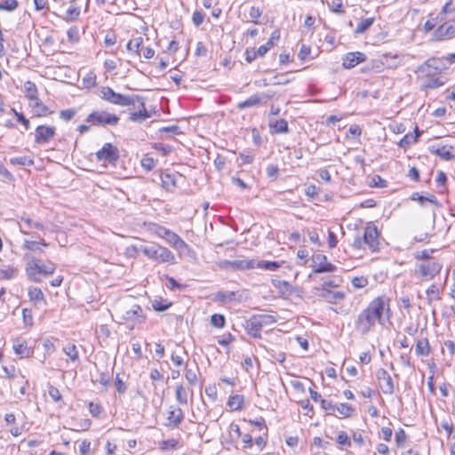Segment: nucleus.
I'll return each mask as SVG.
<instances>
[{"instance_id": "nucleus-1", "label": "nucleus", "mask_w": 455, "mask_h": 455, "mask_svg": "<svg viewBox=\"0 0 455 455\" xmlns=\"http://www.w3.org/2000/svg\"><path fill=\"white\" fill-rule=\"evenodd\" d=\"M129 251L141 252L146 257L157 263H176L174 254L168 248L156 243H151L149 244L141 243L139 245H132L130 246Z\"/></svg>"}, {"instance_id": "nucleus-2", "label": "nucleus", "mask_w": 455, "mask_h": 455, "mask_svg": "<svg viewBox=\"0 0 455 455\" xmlns=\"http://www.w3.org/2000/svg\"><path fill=\"white\" fill-rule=\"evenodd\" d=\"M28 259L26 265V273L29 280L35 283H40L42 276H48L54 273L56 266L53 262L48 261L47 263H42V260L35 257L25 255Z\"/></svg>"}, {"instance_id": "nucleus-3", "label": "nucleus", "mask_w": 455, "mask_h": 455, "mask_svg": "<svg viewBox=\"0 0 455 455\" xmlns=\"http://www.w3.org/2000/svg\"><path fill=\"white\" fill-rule=\"evenodd\" d=\"M148 229L158 237L164 239L178 252L183 253L191 251L190 246L178 234L165 227L156 223H150Z\"/></svg>"}, {"instance_id": "nucleus-4", "label": "nucleus", "mask_w": 455, "mask_h": 455, "mask_svg": "<svg viewBox=\"0 0 455 455\" xmlns=\"http://www.w3.org/2000/svg\"><path fill=\"white\" fill-rule=\"evenodd\" d=\"M275 322L276 318L271 315H253L245 320L243 327L248 335L259 339L261 337L262 329L271 326Z\"/></svg>"}, {"instance_id": "nucleus-5", "label": "nucleus", "mask_w": 455, "mask_h": 455, "mask_svg": "<svg viewBox=\"0 0 455 455\" xmlns=\"http://www.w3.org/2000/svg\"><path fill=\"white\" fill-rule=\"evenodd\" d=\"M366 309L369 311L374 321L384 325L390 318L389 299L380 296L370 302Z\"/></svg>"}, {"instance_id": "nucleus-6", "label": "nucleus", "mask_w": 455, "mask_h": 455, "mask_svg": "<svg viewBox=\"0 0 455 455\" xmlns=\"http://www.w3.org/2000/svg\"><path fill=\"white\" fill-rule=\"evenodd\" d=\"M445 69H447L445 60L433 57L419 65L415 72L418 74V78H431L440 76Z\"/></svg>"}, {"instance_id": "nucleus-7", "label": "nucleus", "mask_w": 455, "mask_h": 455, "mask_svg": "<svg viewBox=\"0 0 455 455\" xmlns=\"http://www.w3.org/2000/svg\"><path fill=\"white\" fill-rule=\"evenodd\" d=\"M100 98L108 101L109 103L125 107V106H135L136 101L140 100L139 95H124L116 92L110 87H102L100 90Z\"/></svg>"}, {"instance_id": "nucleus-8", "label": "nucleus", "mask_w": 455, "mask_h": 455, "mask_svg": "<svg viewBox=\"0 0 455 455\" xmlns=\"http://www.w3.org/2000/svg\"><path fill=\"white\" fill-rule=\"evenodd\" d=\"M442 268L443 265L439 261L428 260L417 264L415 273L419 275L422 280L429 281L439 275Z\"/></svg>"}, {"instance_id": "nucleus-9", "label": "nucleus", "mask_w": 455, "mask_h": 455, "mask_svg": "<svg viewBox=\"0 0 455 455\" xmlns=\"http://www.w3.org/2000/svg\"><path fill=\"white\" fill-rule=\"evenodd\" d=\"M119 117L107 111H93L86 117V122L92 125H116Z\"/></svg>"}, {"instance_id": "nucleus-10", "label": "nucleus", "mask_w": 455, "mask_h": 455, "mask_svg": "<svg viewBox=\"0 0 455 455\" xmlns=\"http://www.w3.org/2000/svg\"><path fill=\"white\" fill-rule=\"evenodd\" d=\"M313 272L312 274L333 273L337 267L329 262L325 255L315 253L311 258Z\"/></svg>"}, {"instance_id": "nucleus-11", "label": "nucleus", "mask_w": 455, "mask_h": 455, "mask_svg": "<svg viewBox=\"0 0 455 455\" xmlns=\"http://www.w3.org/2000/svg\"><path fill=\"white\" fill-rule=\"evenodd\" d=\"M222 269H228L232 271H243L256 268V260L249 259L228 260L224 259L219 263Z\"/></svg>"}, {"instance_id": "nucleus-12", "label": "nucleus", "mask_w": 455, "mask_h": 455, "mask_svg": "<svg viewBox=\"0 0 455 455\" xmlns=\"http://www.w3.org/2000/svg\"><path fill=\"white\" fill-rule=\"evenodd\" d=\"M376 324V322L369 313V311L364 308L357 316L355 322V330L362 333H368L371 328Z\"/></svg>"}, {"instance_id": "nucleus-13", "label": "nucleus", "mask_w": 455, "mask_h": 455, "mask_svg": "<svg viewBox=\"0 0 455 455\" xmlns=\"http://www.w3.org/2000/svg\"><path fill=\"white\" fill-rule=\"evenodd\" d=\"M99 161L113 164L119 158L118 148L111 143H105L103 147L96 153Z\"/></svg>"}, {"instance_id": "nucleus-14", "label": "nucleus", "mask_w": 455, "mask_h": 455, "mask_svg": "<svg viewBox=\"0 0 455 455\" xmlns=\"http://www.w3.org/2000/svg\"><path fill=\"white\" fill-rule=\"evenodd\" d=\"M363 242L372 252L379 250V232L377 227L369 225L364 228Z\"/></svg>"}, {"instance_id": "nucleus-15", "label": "nucleus", "mask_w": 455, "mask_h": 455, "mask_svg": "<svg viewBox=\"0 0 455 455\" xmlns=\"http://www.w3.org/2000/svg\"><path fill=\"white\" fill-rule=\"evenodd\" d=\"M315 294L322 298L324 301L335 304L345 299V292L339 291H331L328 288H314Z\"/></svg>"}, {"instance_id": "nucleus-16", "label": "nucleus", "mask_w": 455, "mask_h": 455, "mask_svg": "<svg viewBox=\"0 0 455 455\" xmlns=\"http://www.w3.org/2000/svg\"><path fill=\"white\" fill-rule=\"evenodd\" d=\"M54 126L38 125L35 131V142L42 145L48 143L55 136Z\"/></svg>"}, {"instance_id": "nucleus-17", "label": "nucleus", "mask_w": 455, "mask_h": 455, "mask_svg": "<svg viewBox=\"0 0 455 455\" xmlns=\"http://www.w3.org/2000/svg\"><path fill=\"white\" fill-rule=\"evenodd\" d=\"M376 377L379 381L380 388L386 395L394 393L395 386L390 374L383 368L378 370Z\"/></svg>"}, {"instance_id": "nucleus-18", "label": "nucleus", "mask_w": 455, "mask_h": 455, "mask_svg": "<svg viewBox=\"0 0 455 455\" xmlns=\"http://www.w3.org/2000/svg\"><path fill=\"white\" fill-rule=\"evenodd\" d=\"M430 152L439 156L443 160L455 159V143L453 145L444 144L431 146Z\"/></svg>"}, {"instance_id": "nucleus-19", "label": "nucleus", "mask_w": 455, "mask_h": 455, "mask_svg": "<svg viewBox=\"0 0 455 455\" xmlns=\"http://www.w3.org/2000/svg\"><path fill=\"white\" fill-rule=\"evenodd\" d=\"M272 96H273L272 94H268V93H261V94L256 93V94L250 96L247 100L238 102L236 105V108L239 110H243V109L248 108L258 107L261 104L262 100H265V102H267V100H269L270 98H272Z\"/></svg>"}, {"instance_id": "nucleus-20", "label": "nucleus", "mask_w": 455, "mask_h": 455, "mask_svg": "<svg viewBox=\"0 0 455 455\" xmlns=\"http://www.w3.org/2000/svg\"><path fill=\"white\" fill-rule=\"evenodd\" d=\"M133 108H137L138 110L130 113V121L141 123L151 116L145 107L144 99L142 97L140 96V100L136 101V104L133 106Z\"/></svg>"}, {"instance_id": "nucleus-21", "label": "nucleus", "mask_w": 455, "mask_h": 455, "mask_svg": "<svg viewBox=\"0 0 455 455\" xmlns=\"http://www.w3.org/2000/svg\"><path fill=\"white\" fill-rule=\"evenodd\" d=\"M455 35V20H450L440 25L434 32V36L437 40H444Z\"/></svg>"}, {"instance_id": "nucleus-22", "label": "nucleus", "mask_w": 455, "mask_h": 455, "mask_svg": "<svg viewBox=\"0 0 455 455\" xmlns=\"http://www.w3.org/2000/svg\"><path fill=\"white\" fill-rule=\"evenodd\" d=\"M123 320L132 321L134 323H141L145 321L146 316L140 306L133 305L130 309L126 310L122 316Z\"/></svg>"}, {"instance_id": "nucleus-23", "label": "nucleus", "mask_w": 455, "mask_h": 455, "mask_svg": "<svg viewBox=\"0 0 455 455\" xmlns=\"http://www.w3.org/2000/svg\"><path fill=\"white\" fill-rule=\"evenodd\" d=\"M194 397L192 388L186 387L183 384H179L175 388V398L180 405H188V400Z\"/></svg>"}, {"instance_id": "nucleus-24", "label": "nucleus", "mask_w": 455, "mask_h": 455, "mask_svg": "<svg viewBox=\"0 0 455 455\" xmlns=\"http://www.w3.org/2000/svg\"><path fill=\"white\" fill-rule=\"evenodd\" d=\"M184 419V413L180 407H170L167 417L166 426L172 427H179Z\"/></svg>"}, {"instance_id": "nucleus-25", "label": "nucleus", "mask_w": 455, "mask_h": 455, "mask_svg": "<svg viewBox=\"0 0 455 455\" xmlns=\"http://www.w3.org/2000/svg\"><path fill=\"white\" fill-rule=\"evenodd\" d=\"M366 57L363 52H348L343 58L342 65L345 68H352L356 65L363 62Z\"/></svg>"}, {"instance_id": "nucleus-26", "label": "nucleus", "mask_w": 455, "mask_h": 455, "mask_svg": "<svg viewBox=\"0 0 455 455\" xmlns=\"http://www.w3.org/2000/svg\"><path fill=\"white\" fill-rule=\"evenodd\" d=\"M419 80L423 81L421 84L422 90H432V89H437L443 85H444L447 82V78H445L443 76H437L431 78H419Z\"/></svg>"}, {"instance_id": "nucleus-27", "label": "nucleus", "mask_w": 455, "mask_h": 455, "mask_svg": "<svg viewBox=\"0 0 455 455\" xmlns=\"http://www.w3.org/2000/svg\"><path fill=\"white\" fill-rule=\"evenodd\" d=\"M13 350L20 358H28L32 354V350L28 347L27 341L22 339H18L14 341Z\"/></svg>"}, {"instance_id": "nucleus-28", "label": "nucleus", "mask_w": 455, "mask_h": 455, "mask_svg": "<svg viewBox=\"0 0 455 455\" xmlns=\"http://www.w3.org/2000/svg\"><path fill=\"white\" fill-rule=\"evenodd\" d=\"M20 221L24 223V226L20 222L19 223L20 230L24 235L28 234V228H36L39 230L44 229L43 223H41L39 221H35L29 217H20Z\"/></svg>"}, {"instance_id": "nucleus-29", "label": "nucleus", "mask_w": 455, "mask_h": 455, "mask_svg": "<svg viewBox=\"0 0 455 455\" xmlns=\"http://www.w3.org/2000/svg\"><path fill=\"white\" fill-rule=\"evenodd\" d=\"M29 106L32 108L35 115L37 116H44L52 113V111H51L49 108L38 99V97L36 100H30Z\"/></svg>"}, {"instance_id": "nucleus-30", "label": "nucleus", "mask_w": 455, "mask_h": 455, "mask_svg": "<svg viewBox=\"0 0 455 455\" xmlns=\"http://www.w3.org/2000/svg\"><path fill=\"white\" fill-rule=\"evenodd\" d=\"M411 199L417 201L421 206H425L427 203H430L436 207L440 206L439 202L434 195L428 194L427 196H421L419 193H412Z\"/></svg>"}, {"instance_id": "nucleus-31", "label": "nucleus", "mask_w": 455, "mask_h": 455, "mask_svg": "<svg viewBox=\"0 0 455 455\" xmlns=\"http://www.w3.org/2000/svg\"><path fill=\"white\" fill-rule=\"evenodd\" d=\"M269 131L271 134L287 133L289 132L288 123L285 119L281 118L269 123Z\"/></svg>"}, {"instance_id": "nucleus-32", "label": "nucleus", "mask_w": 455, "mask_h": 455, "mask_svg": "<svg viewBox=\"0 0 455 455\" xmlns=\"http://www.w3.org/2000/svg\"><path fill=\"white\" fill-rule=\"evenodd\" d=\"M81 13V8L80 6H77L75 4V0H72L70 2V4L66 12L65 16H63V20L67 22H73L76 20Z\"/></svg>"}, {"instance_id": "nucleus-33", "label": "nucleus", "mask_w": 455, "mask_h": 455, "mask_svg": "<svg viewBox=\"0 0 455 455\" xmlns=\"http://www.w3.org/2000/svg\"><path fill=\"white\" fill-rule=\"evenodd\" d=\"M177 174L163 173L161 174L162 186L168 191H172L177 187Z\"/></svg>"}, {"instance_id": "nucleus-34", "label": "nucleus", "mask_w": 455, "mask_h": 455, "mask_svg": "<svg viewBox=\"0 0 455 455\" xmlns=\"http://www.w3.org/2000/svg\"><path fill=\"white\" fill-rule=\"evenodd\" d=\"M415 134L407 133L404 135L398 143V146L402 148H406L411 144L418 141V138L421 134V132L419 130L418 126L415 127Z\"/></svg>"}, {"instance_id": "nucleus-35", "label": "nucleus", "mask_w": 455, "mask_h": 455, "mask_svg": "<svg viewBox=\"0 0 455 455\" xmlns=\"http://www.w3.org/2000/svg\"><path fill=\"white\" fill-rule=\"evenodd\" d=\"M431 348L427 338L420 339L417 341L415 353L418 356H427Z\"/></svg>"}, {"instance_id": "nucleus-36", "label": "nucleus", "mask_w": 455, "mask_h": 455, "mask_svg": "<svg viewBox=\"0 0 455 455\" xmlns=\"http://www.w3.org/2000/svg\"><path fill=\"white\" fill-rule=\"evenodd\" d=\"M143 37L136 36L132 38L126 44V49L128 52H133L136 56H140V49L143 44Z\"/></svg>"}, {"instance_id": "nucleus-37", "label": "nucleus", "mask_w": 455, "mask_h": 455, "mask_svg": "<svg viewBox=\"0 0 455 455\" xmlns=\"http://www.w3.org/2000/svg\"><path fill=\"white\" fill-rule=\"evenodd\" d=\"M40 245L47 247L49 244L44 239H40L39 241H30L26 239L23 242L22 249L32 251H42Z\"/></svg>"}, {"instance_id": "nucleus-38", "label": "nucleus", "mask_w": 455, "mask_h": 455, "mask_svg": "<svg viewBox=\"0 0 455 455\" xmlns=\"http://www.w3.org/2000/svg\"><path fill=\"white\" fill-rule=\"evenodd\" d=\"M244 403L243 396L241 395H234L229 396L228 405L231 411H240L243 409Z\"/></svg>"}, {"instance_id": "nucleus-39", "label": "nucleus", "mask_w": 455, "mask_h": 455, "mask_svg": "<svg viewBox=\"0 0 455 455\" xmlns=\"http://www.w3.org/2000/svg\"><path fill=\"white\" fill-rule=\"evenodd\" d=\"M26 97L30 100H36L37 98V88L36 84L31 81H27L24 84Z\"/></svg>"}, {"instance_id": "nucleus-40", "label": "nucleus", "mask_w": 455, "mask_h": 455, "mask_svg": "<svg viewBox=\"0 0 455 455\" xmlns=\"http://www.w3.org/2000/svg\"><path fill=\"white\" fill-rule=\"evenodd\" d=\"M236 292L235 291H219L215 294V300L222 303H228L235 299Z\"/></svg>"}, {"instance_id": "nucleus-41", "label": "nucleus", "mask_w": 455, "mask_h": 455, "mask_svg": "<svg viewBox=\"0 0 455 455\" xmlns=\"http://www.w3.org/2000/svg\"><path fill=\"white\" fill-rule=\"evenodd\" d=\"M335 411H338L340 417L347 418L351 416L355 410L347 403H339L335 406Z\"/></svg>"}, {"instance_id": "nucleus-42", "label": "nucleus", "mask_w": 455, "mask_h": 455, "mask_svg": "<svg viewBox=\"0 0 455 455\" xmlns=\"http://www.w3.org/2000/svg\"><path fill=\"white\" fill-rule=\"evenodd\" d=\"M197 372H198V369L196 371H194L192 369H188V366L185 367V372H184L185 379L191 387H194L195 385H196V383L198 381Z\"/></svg>"}, {"instance_id": "nucleus-43", "label": "nucleus", "mask_w": 455, "mask_h": 455, "mask_svg": "<svg viewBox=\"0 0 455 455\" xmlns=\"http://www.w3.org/2000/svg\"><path fill=\"white\" fill-rule=\"evenodd\" d=\"M281 264L277 261H267V260H260L256 261V267L258 268H264L267 270L275 271L280 267Z\"/></svg>"}, {"instance_id": "nucleus-44", "label": "nucleus", "mask_w": 455, "mask_h": 455, "mask_svg": "<svg viewBox=\"0 0 455 455\" xmlns=\"http://www.w3.org/2000/svg\"><path fill=\"white\" fill-rule=\"evenodd\" d=\"M10 164L12 165H20V166H26V165H33L34 160L28 156H18V157H12L10 159Z\"/></svg>"}, {"instance_id": "nucleus-45", "label": "nucleus", "mask_w": 455, "mask_h": 455, "mask_svg": "<svg viewBox=\"0 0 455 455\" xmlns=\"http://www.w3.org/2000/svg\"><path fill=\"white\" fill-rule=\"evenodd\" d=\"M63 352L69 357L72 362L79 359L78 350L74 344H69L63 348Z\"/></svg>"}, {"instance_id": "nucleus-46", "label": "nucleus", "mask_w": 455, "mask_h": 455, "mask_svg": "<svg viewBox=\"0 0 455 455\" xmlns=\"http://www.w3.org/2000/svg\"><path fill=\"white\" fill-rule=\"evenodd\" d=\"M374 22V18H367L363 20L360 23L357 24L355 33L362 34L365 32Z\"/></svg>"}, {"instance_id": "nucleus-47", "label": "nucleus", "mask_w": 455, "mask_h": 455, "mask_svg": "<svg viewBox=\"0 0 455 455\" xmlns=\"http://www.w3.org/2000/svg\"><path fill=\"white\" fill-rule=\"evenodd\" d=\"M28 297L33 301L44 300V295L40 288L34 287L28 290Z\"/></svg>"}, {"instance_id": "nucleus-48", "label": "nucleus", "mask_w": 455, "mask_h": 455, "mask_svg": "<svg viewBox=\"0 0 455 455\" xmlns=\"http://www.w3.org/2000/svg\"><path fill=\"white\" fill-rule=\"evenodd\" d=\"M171 306H172V303L168 302L167 300H163V299L157 300V299H155L154 301H152V307L154 308L155 311H157V312L165 311Z\"/></svg>"}, {"instance_id": "nucleus-49", "label": "nucleus", "mask_w": 455, "mask_h": 455, "mask_svg": "<svg viewBox=\"0 0 455 455\" xmlns=\"http://www.w3.org/2000/svg\"><path fill=\"white\" fill-rule=\"evenodd\" d=\"M226 323V319L223 315L214 314L211 316V324L216 328H223Z\"/></svg>"}, {"instance_id": "nucleus-50", "label": "nucleus", "mask_w": 455, "mask_h": 455, "mask_svg": "<svg viewBox=\"0 0 455 455\" xmlns=\"http://www.w3.org/2000/svg\"><path fill=\"white\" fill-rule=\"evenodd\" d=\"M18 5L17 0H4L0 3V10L12 12L14 11Z\"/></svg>"}, {"instance_id": "nucleus-51", "label": "nucleus", "mask_w": 455, "mask_h": 455, "mask_svg": "<svg viewBox=\"0 0 455 455\" xmlns=\"http://www.w3.org/2000/svg\"><path fill=\"white\" fill-rule=\"evenodd\" d=\"M427 296L429 300H432V299H435V300H439L440 299V296H439V289L438 287L435 285V284H431L428 289L427 290Z\"/></svg>"}, {"instance_id": "nucleus-52", "label": "nucleus", "mask_w": 455, "mask_h": 455, "mask_svg": "<svg viewBox=\"0 0 455 455\" xmlns=\"http://www.w3.org/2000/svg\"><path fill=\"white\" fill-rule=\"evenodd\" d=\"M262 15V10H260L259 7L251 6L250 8L249 16L251 20V21L255 24H259V19Z\"/></svg>"}, {"instance_id": "nucleus-53", "label": "nucleus", "mask_w": 455, "mask_h": 455, "mask_svg": "<svg viewBox=\"0 0 455 455\" xmlns=\"http://www.w3.org/2000/svg\"><path fill=\"white\" fill-rule=\"evenodd\" d=\"M228 432L230 433V435L232 439H235L236 441L241 438L242 432L240 430V427L237 424L232 422L228 427Z\"/></svg>"}, {"instance_id": "nucleus-54", "label": "nucleus", "mask_w": 455, "mask_h": 455, "mask_svg": "<svg viewBox=\"0 0 455 455\" xmlns=\"http://www.w3.org/2000/svg\"><path fill=\"white\" fill-rule=\"evenodd\" d=\"M141 166L146 170V171H151L155 168L156 166V161L154 160L153 157H150V156H145L142 159H141Z\"/></svg>"}, {"instance_id": "nucleus-55", "label": "nucleus", "mask_w": 455, "mask_h": 455, "mask_svg": "<svg viewBox=\"0 0 455 455\" xmlns=\"http://www.w3.org/2000/svg\"><path fill=\"white\" fill-rule=\"evenodd\" d=\"M434 252V250H423L421 251H418L415 254V259L418 260L428 261L433 260L431 258V254Z\"/></svg>"}, {"instance_id": "nucleus-56", "label": "nucleus", "mask_w": 455, "mask_h": 455, "mask_svg": "<svg viewBox=\"0 0 455 455\" xmlns=\"http://www.w3.org/2000/svg\"><path fill=\"white\" fill-rule=\"evenodd\" d=\"M67 35L68 41L72 43L77 42L80 38L78 28L76 26L69 28Z\"/></svg>"}, {"instance_id": "nucleus-57", "label": "nucleus", "mask_w": 455, "mask_h": 455, "mask_svg": "<svg viewBox=\"0 0 455 455\" xmlns=\"http://www.w3.org/2000/svg\"><path fill=\"white\" fill-rule=\"evenodd\" d=\"M407 439V435L403 428H399V430L395 433V443L398 447H403L405 441Z\"/></svg>"}, {"instance_id": "nucleus-58", "label": "nucleus", "mask_w": 455, "mask_h": 455, "mask_svg": "<svg viewBox=\"0 0 455 455\" xmlns=\"http://www.w3.org/2000/svg\"><path fill=\"white\" fill-rule=\"evenodd\" d=\"M336 442L339 444L344 445V446H350L351 445V442H350L347 433L344 432V431H340L338 434L337 438H336Z\"/></svg>"}, {"instance_id": "nucleus-59", "label": "nucleus", "mask_w": 455, "mask_h": 455, "mask_svg": "<svg viewBox=\"0 0 455 455\" xmlns=\"http://www.w3.org/2000/svg\"><path fill=\"white\" fill-rule=\"evenodd\" d=\"M115 387L119 394H124L127 387L125 383L120 379L119 374L116 375L114 381Z\"/></svg>"}, {"instance_id": "nucleus-60", "label": "nucleus", "mask_w": 455, "mask_h": 455, "mask_svg": "<svg viewBox=\"0 0 455 455\" xmlns=\"http://www.w3.org/2000/svg\"><path fill=\"white\" fill-rule=\"evenodd\" d=\"M91 452V442L89 440H83L79 444L80 455H89Z\"/></svg>"}, {"instance_id": "nucleus-61", "label": "nucleus", "mask_w": 455, "mask_h": 455, "mask_svg": "<svg viewBox=\"0 0 455 455\" xmlns=\"http://www.w3.org/2000/svg\"><path fill=\"white\" fill-rule=\"evenodd\" d=\"M368 281L363 276H355L352 279V284L355 288L360 289L367 285Z\"/></svg>"}, {"instance_id": "nucleus-62", "label": "nucleus", "mask_w": 455, "mask_h": 455, "mask_svg": "<svg viewBox=\"0 0 455 455\" xmlns=\"http://www.w3.org/2000/svg\"><path fill=\"white\" fill-rule=\"evenodd\" d=\"M205 14L201 11L193 13L192 20L195 26L199 27L204 20Z\"/></svg>"}, {"instance_id": "nucleus-63", "label": "nucleus", "mask_w": 455, "mask_h": 455, "mask_svg": "<svg viewBox=\"0 0 455 455\" xmlns=\"http://www.w3.org/2000/svg\"><path fill=\"white\" fill-rule=\"evenodd\" d=\"M76 115V110L73 108L64 109L60 112V117L66 122L70 121Z\"/></svg>"}, {"instance_id": "nucleus-64", "label": "nucleus", "mask_w": 455, "mask_h": 455, "mask_svg": "<svg viewBox=\"0 0 455 455\" xmlns=\"http://www.w3.org/2000/svg\"><path fill=\"white\" fill-rule=\"evenodd\" d=\"M97 381L103 387H108L110 386L111 377L109 376L108 373L100 372Z\"/></svg>"}]
</instances>
